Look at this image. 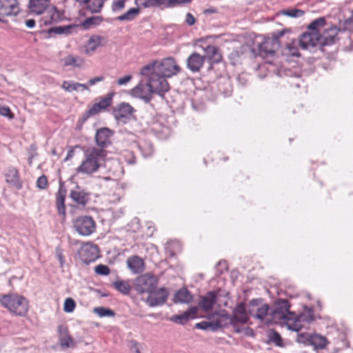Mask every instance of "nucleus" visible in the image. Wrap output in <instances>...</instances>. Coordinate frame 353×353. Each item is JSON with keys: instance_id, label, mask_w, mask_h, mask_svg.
<instances>
[{"instance_id": "4c0bfd02", "label": "nucleus", "mask_w": 353, "mask_h": 353, "mask_svg": "<svg viewBox=\"0 0 353 353\" xmlns=\"http://www.w3.org/2000/svg\"><path fill=\"white\" fill-rule=\"evenodd\" d=\"M105 0H86L84 4H87L88 10L91 12H99L104 3Z\"/></svg>"}, {"instance_id": "0eeeda50", "label": "nucleus", "mask_w": 353, "mask_h": 353, "mask_svg": "<svg viewBox=\"0 0 353 353\" xmlns=\"http://www.w3.org/2000/svg\"><path fill=\"white\" fill-rule=\"evenodd\" d=\"M314 320L312 308L304 307L303 312L296 315L293 312L292 319L288 322V328L291 330L298 332L304 327V323H310Z\"/></svg>"}, {"instance_id": "4468645a", "label": "nucleus", "mask_w": 353, "mask_h": 353, "mask_svg": "<svg viewBox=\"0 0 353 353\" xmlns=\"http://www.w3.org/2000/svg\"><path fill=\"white\" fill-rule=\"evenodd\" d=\"M134 109L128 103H121L113 110L114 119L121 123H126L133 117Z\"/></svg>"}, {"instance_id": "864d4df0", "label": "nucleus", "mask_w": 353, "mask_h": 353, "mask_svg": "<svg viewBox=\"0 0 353 353\" xmlns=\"http://www.w3.org/2000/svg\"><path fill=\"white\" fill-rule=\"evenodd\" d=\"M196 327L201 330H212V323H211L210 320H208V321H201L200 323H198L196 324Z\"/></svg>"}, {"instance_id": "f03ea898", "label": "nucleus", "mask_w": 353, "mask_h": 353, "mask_svg": "<svg viewBox=\"0 0 353 353\" xmlns=\"http://www.w3.org/2000/svg\"><path fill=\"white\" fill-rule=\"evenodd\" d=\"M28 7L32 13L46 14L42 19L45 25L57 23L64 17L63 12L51 4L50 0H30Z\"/></svg>"}, {"instance_id": "6e6d98bb", "label": "nucleus", "mask_w": 353, "mask_h": 353, "mask_svg": "<svg viewBox=\"0 0 353 353\" xmlns=\"http://www.w3.org/2000/svg\"><path fill=\"white\" fill-rule=\"evenodd\" d=\"M0 114L8 117L9 119L13 117L10 109L7 106H0Z\"/></svg>"}, {"instance_id": "09e8293b", "label": "nucleus", "mask_w": 353, "mask_h": 353, "mask_svg": "<svg viewBox=\"0 0 353 353\" xmlns=\"http://www.w3.org/2000/svg\"><path fill=\"white\" fill-rule=\"evenodd\" d=\"M126 0H113L112 10L114 12H118L125 8Z\"/></svg>"}, {"instance_id": "3c124183", "label": "nucleus", "mask_w": 353, "mask_h": 353, "mask_svg": "<svg viewBox=\"0 0 353 353\" xmlns=\"http://www.w3.org/2000/svg\"><path fill=\"white\" fill-rule=\"evenodd\" d=\"M101 18L100 17H92L87 18L84 22V26L89 27L91 25H98L101 23Z\"/></svg>"}, {"instance_id": "a19ab883", "label": "nucleus", "mask_w": 353, "mask_h": 353, "mask_svg": "<svg viewBox=\"0 0 353 353\" xmlns=\"http://www.w3.org/2000/svg\"><path fill=\"white\" fill-rule=\"evenodd\" d=\"M268 339L276 346L283 347V340L281 335L274 330H270L268 333Z\"/></svg>"}, {"instance_id": "2f4dec72", "label": "nucleus", "mask_w": 353, "mask_h": 353, "mask_svg": "<svg viewBox=\"0 0 353 353\" xmlns=\"http://www.w3.org/2000/svg\"><path fill=\"white\" fill-rule=\"evenodd\" d=\"M192 298V295L187 289H181L174 294L173 301L175 303H189Z\"/></svg>"}, {"instance_id": "bf43d9fd", "label": "nucleus", "mask_w": 353, "mask_h": 353, "mask_svg": "<svg viewBox=\"0 0 353 353\" xmlns=\"http://www.w3.org/2000/svg\"><path fill=\"white\" fill-rule=\"evenodd\" d=\"M104 80V77L103 76H99V77H96L94 78H92L90 79L89 81H88V84L90 85H95L96 83H99V82H101L102 81Z\"/></svg>"}, {"instance_id": "6ab92c4d", "label": "nucleus", "mask_w": 353, "mask_h": 353, "mask_svg": "<svg viewBox=\"0 0 353 353\" xmlns=\"http://www.w3.org/2000/svg\"><path fill=\"white\" fill-rule=\"evenodd\" d=\"M105 38L102 36L92 35L83 46L84 53L88 56H92L97 49L103 46Z\"/></svg>"}, {"instance_id": "473e14b6", "label": "nucleus", "mask_w": 353, "mask_h": 353, "mask_svg": "<svg viewBox=\"0 0 353 353\" xmlns=\"http://www.w3.org/2000/svg\"><path fill=\"white\" fill-rule=\"evenodd\" d=\"M63 61L65 66H73L75 68H81L85 63L83 59L81 57L71 54L64 57Z\"/></svg>"}, {"instance_id": "20e7f679", "label": "nucleus", "mask_w": 353, "mask_h": 353, "mask_svg": "<svg viewBox=\"0 0 353 353\" xmlns=\"http://www.w3.org/2000/svg\"><path fill=\"white\" fill-rule=\"evenodd\" d=\"M152 70H154L165 77H171L180 72V67L172 57H167L160 62L155 61L144 66L141 70L142 75H148Z\"/></svg>"}, {"instance_id": "bb28decb", "label": "nucleus", "mask_w": 353, "mask_h": 353, "mask_svg": "<svg viewBox=\"0 0 353 353\" xmlns=\"http://www.w3.org/2000/svg\"><path fill=\"white\" fill-rule=\"evenodd\" d=\"M128 268L133 274L141 273L144 270V261L138 256H133L127 259Z\"/></svg>"}, {"instance_id": "cd10ccee", "label": "nucleus", "mask_w": 353, "mask_h": 353, "mask_svg": "<svg viewBox=\"0 0 353 353\" xmlns=\"http://www.w3.org/2000/svg\"><path fill=\"white\" fill-rule=\"evenodd\" d=\"M6 181L17 190H20L22 188L18 170L14 168H10L8 169L6 173Z\"/></svg>"}, {"instance_id": "aec40b11", "label": "nucleus", "mask_w": 353, "mask_h": 353, "mask_svg": "<svg viewBox=\"0 0 353 353\" xmlns=\"http://www.w3.org/2000/svg\"><path fill=\"white\" fill-rule=\"evenodd\" d=\"M70 196L77 204L85 205L90 199V194L79 185L70 191Z\"/></svg>"}, {"instance_id": "052dcab7", "label": "nucleus", "mask_w": 353, "mask_h": 353, "mask_svg": "<svg viewBox=\"0 0 353 353\" xmlns=\"http://www.w3.org/2000/svg\"><path fill=\"white\" fill-rule=\"evenodd\" d=\"M185 22L189 26H192L195 23V19L191 13H188L185 16Z\"/></svg>"}, {"instance_id": "9d476101", "label": "nucleus", "mask_w": 353, "mask_h": 353, "mask_svg": "<svg viewBox=\"0 0 353 353\" xmlns=\"http://www.w3.org/2000/svg\"><path fill=\"white\" fill-rule=\"evenodd\" d=\"M252 309L249 310L250 315L260 320L264 324H272V316L271 309L266 303L257 305L255 301L250 302Z\"/></svg>"}, {"instance_id": "423d86ee", "label": "nucleus", "mask_w": 353, "mask_h": 353, "mask_svg": "<svg viewBox=\"0 0 353 353\" xmlns=\"http://www.w3.org/2000/svg\"><path fill=\"white\" fill-rule=\"evenodd\" d=\"M290 304L287 300L279 299L276 301L271 308L272 324L280 323L283 321L288 327L290 319H292L293 312L290 311Z\"/></svg>"}, {"instance_id": "39448f33", "label": "nucleus", "mask_w": 353, "mask_h": 353, "mask_svg": "<svg viewBox=\"0 0 353 353\" xmlns=\"http://www.w3.org/2000/svg\"><path fill=\"white\" fill-rule=\"evenodd\" d=\"M0 302L3 307L17 316H23L28 311V300L17 294L3 295L0 298Z\"/></svg>"}, {"instance_id": "9b49d317", "label": "nucleus", "mask_w": 353, "mask_h": 353, "mask_svg": "<svg viewBox=\"0 0 353 353\" xmlns=\"http://www.w3.org/2000/svg\"><path fill=\"white\" fill-rule=\"evenodd\" d=\"M280 47L279 39L276 37L267 38L259 45V55L263 59L273 58Z\"/></svg>"}, {"instance_id": "a211bd4d", "label": "nucleus", "mask_w": 353, "mask_h": 353, "mask_svg": "<svg viewBox=\"0 0 353 353\" xmlns=\"http://www.w3.org/2000/svg\"><path fill=\"white\" fill-rule=\"evenodd\" d=\"M99 252V248L97 245L88 243L81 247L80 256L84 263H89L98 258Z\"/></svg>"}, {"instance_id": "de8ad7c7", "label": "nucleus", "mask_w": 353, "mask_h": 353, "mask_svg": "<svg viewBox=\"0 0 353 353\" xmlns=\"http://www.w3.org/2000/svg\"><path fill=\"white\" fill-rule=\"evenodd\" d=\"M76 306L75 301L72 298H67L64 301L63 310L65 312H72Z\"/></svg>"}, {"instance_id": "72a5a7b5", "label": "nucleus", "mask_w": 353, "mask_h": 353, "mask_svg": "<svg viewBox=\"0 0 353 353\" xmlns=\"http://www.w3.org/2000/svg\"><path fill=\"white\" fill-rule=\"evenodd\" d=\"M65 192L59 189L56 195V205L58 213L62 216L65 215Z\"/></svg>"}, {"instance_id": "c756f323", "label": "nucleus", "mask_w": 353, "mask_h": 353, "mask_svg": "<svg viewBox=\"0 0 353 353\" xmlns=\"http://www.w3.org/2000/svg\"><path fill=\"white\" fill-rule=\"evenodd\" d=\"M216 300V294L214 292H209L205 296H202L199 305L204 311L207 312L211 310Z\"/></svg>"}, {"instance_id": "338daca9", "label": "nucleus", "mask_w": 353, "mask_h": 353, "mask_svg": "<svg viewBox=\"0 0 353 353\" xmlns=\"http://www.w3.org/2000/svg\"><path fill=\"white\" fill-rule=\"evenodd\" d=\"M219 265H221L223 266V268L225 269H227L228 266H227V263L225 261H220L219 263H218Z\"/></svg>"}, {"instance_id": "774afa93", "label": "nucleus", "mask_w": 353, "mask_h": 353, "mask_svg": "<svg viewBox=\"0 0 353 353\" xmlns=\"http://www.w3.org/2000/svg\"><path fill=\"white\" fill-rule=\"evenodd\" d=\"M75 1L80 3H85L86 2V0H75Z\"/></svg>"}, {"instance_id": "f3484780", "label": "nucleus", "mask_w": 353, "mask_h": 353, "mask_svg": "<svg viewBox=\"0 0 353 353\" xmlns=\"http://www.w3.org/2000/svg\"><path fill=\"white\" fill-rule=\"evenodd\" d=\"M130 94L132 97L141 99L145 103H148L151 100L152 94L154 93L147 82L146 83H139L130 90Z\"/></svg>"}, {"instance_id": "13d9d810", "label": "nucleus", "mask_w": 353, "mask_h": 353, "mask_svg": "<svg viewBox=\"0 0 353 353\" xmlns=\"http://www.w3.org/2000/svg\"><path fill=\"white\" fill-rule=\"evenodd\" d=\"M132 79V75L124 76L117 80V83L119 85H125L130 82Z\"/></svg>"}, {"instance_id": "2eb2a0df", "label": "nucleus", "mask_w": 353, "mask_h": 353, "mask_svg": "<svg viewBox=\"0 0 353 353\" xmlns=\"http://www.w3.org/2000/svg\"><path fill=\"white\" fill-rule=\"evenodd\" d=\"M208 319L210 320L212 323V331H216L223 327L231 324L232 322V317L225 310L212 313L208 316Z\"/></svg>"}, {"instance_id": "f257e3e1", "label": "nucleus", "mask_w": 353, "mask_h": 353, "mask_svg": "<svg viewBox=\"0 0 353 353\" xmlns=\"http://www.w3.org/2000/svg\"><path fill=\"white\" fill-rule=\"evenodd\" d=\"M106 152L102 148H90L84 151L83 159L76 168L77 173L91 175L96 172L103 163Z\"/></svg>"}, {"instance_id": "a878e982", "label": "nucleus", "mask_w": 353, "mask_h": 353, "mask_svg": "<svg viewBox=\"0 0 353 353\" xmlns=\"http://www.w3.org/2000/svg\"><path fill=\"white\" fill-rule=\"evenodd\" d=\"M58 331L61 346L66 348L74 347V343L69 334L68 328L64 325H60L59 326Z\"/></svg>"}, {"instance_id": "f704fd0d", "label": "nucleus", "mask_w": 353, "mask_h": 353, "mask_svg": "<svg viewBox=\"0 0 353 353\" xmlns=\"http://www.w3.org/2000/svg\"><path fill=\"white\" fill-rule=\"evenodd\" d=\"M299 46H300L299 41H292L287 45L283 53L286 56L299 57Z\"/></svg>"}, {"instance_id": "6e6552de", "label": "nucleus", "mask_w": 353, "mask_h": 353, "mask_svg": "<svg viewBox=\"0 0 353 353\" xmlns=\"http://www.w3.org/2000/svg\"><path fill=\"white\" fill-rule=\"evenodd\" d=\"M146 76L148 77V83L154 94L163 97L169 90V83L163 75L152 70Z\"/></svg>"}, {"instance_id": "603ef678", "label": "nucleus", "mask_w": 353, "mask_h": 353, "mask_svg": "<svg viewBox=\"0 0 353 353\" xmlns=\"http://www.w3.org/2000/svg\"><path fill=\"white\" fill-rule=\"evenodd\" d=\"M48 185V179L45 175H42L39 176L37 181V186L41 189L43 190L47 187Z\"/></svg>"}, {"instance_id": "1a4fd4ad", "label": "nucleus", "mask_w": 353, "mask_h": 353, "mask_svg": "<svg viewBox=\"0 0 353 353\" xmlns=\"http://www.w3.org/2000/svg\"><path fill=\"white\" fill-rule=\"evenodd\" d=\"M134 288L139 294H148L157 288V279L150 274H144L137 277L134 281Z\"/></svg>"}, {"instance_id": "680f3d73", "label": "nucleus", "mask_w": 353, "mask_h": 353, "mask_svg": "<svg viewBox=\"0 0 353 353\" xmlns=\"http://www.w3.org/2000/svg\"><path fill=\"white\" fill-rule=\"evenodd\" d=\"M56 254L59 261L60 264L62 265L63 263H64V256L61 251L59 248H57L56 250Z\"/></svg>"}, {"instance_id": "4d7b16f0", "label": "nucleus", "mask_w": 353, "mask_h": 353, "mask_svg": "<svg viewBox=\"0 0 353 353\" xmlns=\"http://www.w3.org/2000/svg\"><path fill=\"white\" fill-rule=\"evenodd\" d=\"M139 148H140L141 150L142 151L143 154L145 157H149L153 152V147H152V145L151 144L146 145L145 151L143 149V146L140 145Z\"/></svg>"}, {"instance_id": "ea45409f", "label": "nucleus", "mask_w": 353, "mask_h": 353, "mask_svg": "<svg viewBox=\"0 0 353 353\" xmlns=\"http://www.w3.org/2000/svg\"><path fill=\"white\" fill-rule=\"evenodd\" d=\"M280 14L291 18H299L304 15L305 12L301 9L290 8L281 10Z\"/></svg>"}, {"instance_id": "f8f14e48", "label": "nucleus", "mask_w": 353, "mask_h": 353, "mask_svg": "<svg viewBox=\"0 0 353 353\" xmlns=\"http://www.w3.org/2000/svg\"><path fill=\"white\" fill-rule=\"evenodd\" d=\"M74 227L77 232L83 236H88L95 231V222L93 219L88 216L78 217L74 223Z\"/></svg>"}, {"instance_id": "393cba45", "label": "nucleus", "mask_w": 353, "mask_h": 353, "mask_svg": "<svg viewBox=\"0 0 353 353\" xmlns=\"http://www.w3.org/2000/svg\"><path fill=\"white\" fill-rule=\"evenodd\" d=\"M232 322L231 324L235 323H245L248 320V314L246 312L245 305L243 303H239L233 311V316H231Z\"/></svg>"}, {"instance_id": "58836bf2", "label": "nucleus", "mask_w": 353, "mask_h": 353, "mask_svg": "<svg viewBox=\"0 0 353 353\" xmlns=\"http://www.w3.org/2000/svg\"><path fill=\"white\" fill-rule=\"evenodd\" d=\"M311 343L316 347L323 349L324 348L327 343V339L319 334H314L311 336Z\"/></svg>"}, {"instance_id": "7c9ffc66", "label": "nucleus", "mask_w": 353, "mask_h": 353, "mask_svg": "<svg viewBox=\"0 0 353 353\" xmlns=\"http://www.w3.org/2000/svg\"><path fill=\"white\" fill-rule=\"evenodd\" d=\"M61 88L64 90L69 92L73 91H83L84 90H88V86L86 84L72 81H63L61 85Z\"/></svg>"}, {"instance_id": "7ed1b4c3", "label": "nucleus", "mask_w": 353, "mask_h": 353, "mask_svg": "<svg viewBox=\"0 0 353 353\" xmlns=\"http://www.w3.org/2000/svg\"><path fill=\"white\" fill-rule=\"evenodd\" d=\"M336 36V28L330 29L327 35H317L315 32L308 31L301 34L299 42L302 49L307 50L319 44L322 46L331 45L334 43Z\"/></svg>"}, {"instance_id": "5fc2aeb1", "label": "nucleus", "mask_w": 353, "mask_h": 353, "mask_svg": "<svg viewBox=\"0 0 353 353\" xmlns=\"http://www.w3.org/2000/svg\"><path fill=\"white\" fill-rule=\"evenodd\" d=\"M102 109L99 107L97 103H95L88 110L87 114L88 117L93 116L101 111Z\"/></svg>"}, {"instance_id": "412c9836", "label": "nucleus", "mask_w": 353, "mask_h": 353, "mask_svg": "<svg viewBox=\"0 0 353 353\" xmlns=\"http://www.w3.org/2000/svg\"><path fill=\"white\" fill-rule=\"evenodd\" d=\"M19 7L17 0H0V14L10 16L17 14Z\"/></svg>"}, {"instance_id": "a18cd8bd", "label": "nucleus", "mask_w": 353, "mask_h": 353, "mask_svg": "<svg viewBox=\"0 0 353 353\" xmlns=\"http://www.w3.org/2000/svg\"><path fill=\"white\" fill-rule=\"evenodd\" d=\"M73 27L72 26L54 27L50 30V32H53L59 34H68L70 33V30Z\"/></svg>"}, {"instance_id": "79ce46f5", "label": "nucleus", "mask_w": 353, "mask_h": 353, "mask_svg": "<svg viewBox=\"0 0 353 353\" xmlns=\"http://www.w3.org/2000/svg\"><path fill=\"white\" fill-rule=\"evenodd\" d=\"M93 311L100 317L114 316L115 314L114 312L111 309L103 307H94Z\"/></svg>"}, {"instance_id": "c9c22d12", "label": "nucleus", "mask_w": 353, "mask_h": 353, "mask_svg": "<svg viewBox=\"0 0 353 353\" xmlns=\"http://www.w3.org/2000/svg\"><path fill=\"white\" fill-rule=\"evenodd\" d=\"M325 25V19L323 17H319L314 20L309 26L308 29L311 32H315L317 35L320 34V29Z\"/></svg>"}, {"instance_id": "37998d69", "label": "nucleus", "mask_w": 353, "mask_h": 353, "mask_svg": "<svg viewBox=\"0 0 353 353\" xmlns=\"http://www.w3.org/2000/svg\"><path fill=\"white\" fill-rule=\"evenodd\" d=\"M115 288L124 294H128L130 291V286L127 281H119L114 283Z\"/></svg>"}, {"instance_id": "c85d7f7f", "label": "nucleus", "mask_w": 353, "mask_h": 353, "mask_svg": "<svg viewBox=\"0 0 353 353\" xmlns=\"http://www.w3.org/2000/svg\"><path fill=\"white\" fill-rule=\"evenodd\" d=\"M203 50L205 59H208L212 63H217L221 61V54L216 46L208 45Z\"/></svg>"}, {"instance_id": "ddd939ff", "label": "nucleus", "mask_w": 353, "mask_h": 353, "mask_svg": "<svg viewBox=\"0 0 353 353\" xmlns=\"http://www.w3.org/2000/svg\"><path fill=\"white\" fill-rule=\"evenodd\" d=\"M168 292L164 288L157 290L154 289L148 294V296L143 300L151 307H157L163 305L168 299Z\"/></svg>"}, {"instance_id": "b1692460", "label": "nucleus", "mask_w": 353, "mask_h": 353, "mask_svg": "<svg viewBox=\"0 0 353 353\" xmlns=\"http://www.w3.org/2000/svg\"><path fill=\"white\" fill-rule=\"evenodd\" d=\"M204 61L205 57L194 52L187 59V67L193 72H199L203 66Z\"/></svg>"}, {"instance_id": "0e129e2a", "label": "nucleus", "mask_w": 353, "mask_h": 353, "mask_svg": "<svg viewBox=\"0 0 353 353\" xmlns=\"http://www.w3.org/2000/svg\"><path fill=\"white\" fill-rule=\"evenodd\" d=\"M74 148H72L68 152L66 157L65 158V161H68L69 159H72L74 157Z\"/></svg>"}, {"instance_id": "e2e57ef3", "label": "nucleus", "mask_w": 353, "mask_h": 353, "mask_svg": "<svg viewBox=\"0 0 353 353\" xmlns=\"http://www.w3.org/2000/svg\"><path fill=\"white\" fill-rule=\"evenodd\" d=\"M25 23L28 28H33L35 26V21L32 19L26 20Z\"/></svg>"}, {"instance_id": "dca6fc26", "label": "nucleus", "mask_w": 353, "mask_h": 353, "mask_svg": "<svg viewBox=\"0 0 353 353\" xmlns=\"http://www.w3.org/2000/svg\"><path fill=\"white\" fill-rule=\"evenodd\" d=\"M191 1L192 0H144L143 2H142V5L145 8L157 7L163 10L188 3Z\"/></svg>"}, {"instance_id": "5701e85b", "label": "nucleus", "mask_w": 353, "mask_h": 353, "mask_svg": "<svg viewBox=\"0 0 353 353\" xmlns=\"http://www.w3.org/2000/svg\"><path fill=\"white\" fill-rule=\"evenodd\" d=\"M113 132L107 128L98 130L95 135L97 144L101 148L107 147L110 144V138Z\"/></svg>"}, {"instance_id": "e433bc0d", "label": "nucleus", "mask_w": 353, "mask_h": 353, "mask_svg": "<svg viewBox=\"0 0 353 353\" xmlns=\"http://www.w3.org/2000/svg\"><path fill=\"white\" fill-rule=\"evenodd\" d=\"M140 10L138 8H132L128 10L125 13L117 17L119 21H130L133 20L139 13Z\"/></svg>"}, {"instance_id": "69168bd1", "label": "nucleus", "mask_w": 353, "mask_h": 353, "mask_svg": "<svg viewBox=\"0 0 353 353\" xmlns=\"http://www.w3.org/2000/svg\"><path fill=\"white\" fill-rule=\"evenodd\" d=\"M134 345L131 347V351L132 353H141L139 351V348L138 344L137 343H133Z\"/></svg>"}, {"instance_id": "49530a36", "label": "nucleus", "mask_w": 353, "mask_h": 353, "mask_svg": "<svg viewBox=\"0 0 353 353\" xmlns=\"http://www.w3.org/2000/svg\"><path fill=\"white\" fill-rule=\"evenodd\" d=\"M112 100V94H108L105 97L101 99L97 103L102 110H105L110 105Z\"/></svg>"}, {"instance_id": "4be33fe9", "label": "nucleus", "mask_w": 353, "mask_h": 353, "mask_svg": "<svg viewBox=\"0 0 353 353\" xmlns=\"http://www.w3.org/2000/svg\"><path fill=\"white\" fill-rule=\"evenodd\" d=\"M198 308L196 306L190 307L188 310L179 315H174L170 320L175 323L183 325L190 319H194L197 314Z\"/></svg>"}, {"instance_id": "8fccbe9b", "label": "nucleus", "mask_w": 353, "mask_h": 353, "mask_svg": "<svg viewBox=\"0 0 353 353\" xmlns=\"http://www.w3.org/2000/svg\"><path fill=\"white\" fill-rule=\"evenodd\" d=\"M94 271L96 274L99 275L107 276L110 274L109 268L107 265L103 264L97 265L94 268Z\"/></svg>"}, {"instance_id": "c03bdc74", "label": "nucleus", "mask_w": 353, "mask_h": 353, "mask_svg": "<svg viewBox=\"0 0 353 353\" xmlns=\"http://www.w3.org/2000/svg\"><path fill=\"white\" fill-rule=\"evenodd\" d=\"M181 245L178 241H173L168 242L167 243V245L165 247V250L168 252H170V255L174 256L175 254V251L179 252L180 251Z\"/></svg>"}]
</instances>
